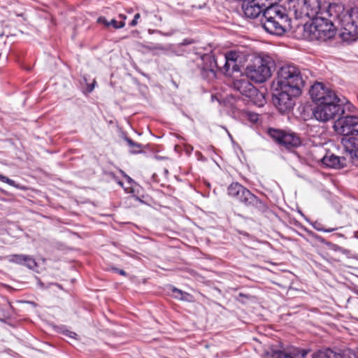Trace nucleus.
<instances>
[{"label":"nucleus","instance_id":"obj_1","mask_svg":"<svg viewBox=\"0 0 358 358\" xmlns=\"http://www.w3.org/2000/svg\"><path fill=\"white\" fill-rule=\"evenodd\" d=\"M260 21L262 27L268 33L282 36L286 31L288 16L283 8L275 5L264 9Z\"/></svg>","mask_w":358,"mask_h":358},{"label":"nucleus","instance_id":"obj_2","mask_svg":"<svg viewBox=\"0 0 358 358\" xmlns=\"http://www.w3.org/2000/svg\"><path fill=\"white\" fill-rule=\"evenodd\" d=\"M310 24L304 26V34L310 40L326 41L333 38L336 34V24L332 20L318 14L311 18Z\"/></svg>","mask_w":358,"mask_h":358},{"label":"nucleus","instance_id":"obj_3","mask_svg":"<svg viewBox=\"0 0 358 358\" xmlns=\"http://www.w3.org/2000/svg\"><path fill=\"white\" fill-rule=\"evenodd\" d=\"M304 83L303 74L295 65L283 66L278 72L277 85L280 89H287L294 93L301 94Z\"/></svg>","mask_w":358,"mask_h":358},{"label":"nucleus","instance_id":"obj_4","mask_svg":"<svg viewBox=\"0 0 358 358\" xmlns=\"http://www.w3.org/2000/svg\"><path fill=\"white\" fill-rule=\"evenodd\" d=\"M316 105L313 114L315 118L320 122H327L335 118L341 113H344V110L341 108L343 102L338 96L336 100L326 101Z\"/></svg>","mask_w":358,"mask_h":358},{"label":"nucleus","instance_id":"obj_5","mask_svg":"<svg viewBox=\"0 0 358 358\" xmlns=\"http://www.w3.org/2000/svg\"><path fill=\"white\" fill-rule=\"evenodd\" d=\"M229 196L237 199L247 207L260 209L263 203L262 201L238 182L231 183L227 188Z\"/></svg>","mask_w":358,"mask_h":358},{"label":"nucleus","instance_id":"obj_6","mask_svg":"<svg viewBox=\"0 0 358 358\" xmlns=\"http://www.w3.org/2000/svg\"><path fill=\"white\" fill-rule=\"evenodd\" d=\"M290 8L294 11L296 18H312L320 14V0H290Z\"/></svg>","mask_w":358,"mask_h":358},{"label":"nucleus","instance_id":"obj_7","mask_svg":"<svg viewBox=\"0 0 358 358\" xmlns=\"http://www.w3.org/2000/svg\"><path fill=\"white\" fill-rule=\"evenodd\" d=\"M245 74L251 80L262 83L271 77V71L266 60L257 58L252 64L247 66Z\"/></svg>","mask_w":358,"mask_h":358},{"label":"nucleus","instance_id":"obj_8","mask_svg":"<svg viewBox=\"0 0 358 358\" xmlns=\"http://www.w3.org/2000/svg\"><path fill=\"white\" fill-rule=\"evenodd\" d=\"M268 135L278 144L287 150L298 148L301 144L299 136L293 132H285L275 129H269Z\"/></svg>","mask_w":358,"mask_h":358},{"label":"nucleus","instance_id":"obj_9","mask_svg":"<svg viewBox=\"0 0 358 358\" xmlns=\"http://www.w3.org/2000/svg\"><path fill=\"white\" fill-rule=\"evenodd\" d=\"M344 30L341 31V36L345 41H355L358 38V8L348 11L343 20Z\"/></svg>","mask_w":358,"mask_h":358},{"label":"nucleus","instance_id":"obj_10","mask_svg":"<svg viewBox=\"0 0 358 358\" xmlns=\"http://www.w3.org/2000/svg\"><path fill=\"white\" fill-rule=\"evenodd\" d=\"M335 131L346 137L358 136V117L345 115L339 117L334 125Z\"/></svg>","mask_w":358,"mask_h":358},{"label":"nucleus","instance_id":"obj_11","mask_svg":"<svg viewBox=\"0 0 358 358\" xmlns=\"http://www.w3.org/2000/svg\"><path fill=\"white\" fill-rule=\"evenodd\" d=\"M301 94L294 93L287 89H278L273 94V102L281 113L290 110L294 106V97Z\"/></svg>","mask_w":358,"mask_h":358},{"label":"nucleus","instance_id":"obj_12","mask_svg":"<svg viewBox=\"0 0 358 358\" xmlns=\"http://www.w3.org/2000/svg\"><path fill=\"white\" fill-rule=\"evenodd\" d=\"M309 92L311 99L316 104L326 101L336 100L337 96L334 91L326 87L322 83H315Z\"/></svg>","mask_w":358,"mask_h":358},{"label":"nucleus","instance_id":"obj_13","mask_svg":"<svg viewBox=\"0 0 358 358\" xmlns=\"http://www.w3.org/2000/svg\"><path fill=\"white\" fill-rule=\"evenodd\" d=\"M320 15L325 16L329 20H332L334 24H338L341 27V31L344 30V24L343 20L345 15L348 14V10H345L343 5L340 3H331L327 10L320 11Z\"/></svg>","mask_w":358,"mask_h":358},{"label":"nucleus","instance_id":"obj_14","mask_svg":"<svg viewBox=\"0 0 358 358\" xmlns=\"http://www.w3.org/2000/svg\"><path fill=\"white\" fill-rule=\"evenodd\" d=\"M233 87L235 90L248 98L252 99L255 96H261L263 98V94L259 93L258 90L249 82L248 78L234 80Z\"/></svg>","mask_w":358,"mask_h":358},{"label":"nucleus","instance_id":"obj_15","mask_svg":"<svg viewBox=\"0 0 358 358\" xmlns=\"http://www.w3.org/2000/svg\"><path fill=\"white\" fill-rule=\"evenodd\" d=\"M202 60L210 63L209 66L206 65L201 69V75L202 78L208 81L215 79L216 77L215 69L221 68L217 59L210 55H203L202 57Z\"/></svg>","mask_w":358,"mask_h":358},{"label":"nucleus","instance_id":"obj_16","mask_svg":"<svg viewBox=\"0 0 358 358\" xmlns=\"http://www.w3.org/2000/svg\"><path fill=\"white\" fill-rule=\"evenodd\" d=\"M241 58V52L236 50H229L225 52L223 56L224 62L223 70L225 74H230L238 70L236 62Z\"/></svg>","mask_w":358,"mask_h":358},{"label":"nucleus","instance_id":"obj_17","mask_svg":"<svg viewBox=\"0 0 358 358\" xmlns=\"http://www.w3.org/2000/svg\"><path fill=\"white\" fill-rule=\"evenodd\" d=\"M244 15L248 18H256L264 11L258 0L245 1L242 5Z\"/></svg>","mask_w":358,"mask_h":358},{"label":"nucleus","instance_id":"obj_18","mask_svg":"<svg viewBox=\"0 0 358 358\" xmlns=\"http://www.w3.org/2000/svg\"><path fill=\"white\" fill-rule=\"evenodd\" d=\"M320 160L324 166L330 168L341 169L346 166L345 157H339L332 153H327Z\"/></svg>","mask_w":358,"mask_h":358},{"label":"nucleus","instance_id":"obj_19","mask_svg":"<svg viewBox=\"0 0 358 358\" xmlns=\"http://www.w3.org/2000/svg\"><path fill=\"white\" fill-rule=\"evenodd\" d=\"M7 259L10 262L25 265L29 268H34L36 266L35 259L29 255H10L7 257Z\"/></svg>","mask_w":358,"mask_h":358},{"label":"nucleus","instance_id":"obj_20","mask_svg":"<svg viewBox=\"0 0 358 358\" xmlns=\"http://www.w3.org/2000/svg\"><path fill=\"white\" fill-rule=\"evenodd\" d=\"M352 357H355V355L349 350L344 351L342 353H336L327 349L314 354L313 358H352Z\"/></svg>","mask_w":358,"mask_h":358},{"label":"nucleus","instance_id":"obj_21","mask_svg":"<svg viewBox=\"0 0 358 358\" xmlns=\"http://www.w3.org/2000/svg\"><path fill=\"white\" fill-rule=\"evenodd\" d=\"M342 144L346 152L352 156L358 150V138L355 137H345L342 139Z\"/></svg>","mask_w":358,"mask_h":358},{"label":"nucleus","instance_id":"obj_22","mask_svg":"<svg viewBox=\"0 0 358 358\" xmlns=\"http://www.w3.org/2000/svg\"><path fill=\"white\" fill-rule=\"evenodd\" d=\"M125 141L130 148V152L133 154H137L141 152L142 145L134 141L129 137L124 138Z\"/></svg>","mask_w":358,"mask_h":358},{"label":"nucleus","instance_id":"obj_23","mask_svg":"<svg viewBox=\"0 0 358 358\" xmlns=\"http://www.w3.org/2000/svg\"><path fill=\"white\" fill-rule=\"evenodd\" d=\"M271 358H296L291 353H287L281 350H273Z\"/></svg>","mask_w":358,"mask_h":358},{"label":"nucleus","instance_id":"obj_24","mask_svg":"<svg viewBox=\"0 0 358 358\" xmlns=\"http://www.w3.org/2000/svg\"><path fill=\"white\" fill-rule=\"evenodd\" d=\"M313 227L315 229H316L318 231H324V232H332L337 229L336 227L334 228H324L321 223L315 222L313 224Z\"/></svg>","mask_w":358,"mask_h":358},{"label":"nucleus","instance_id":"obj_25","mask_svg":"<svg viewBox=\"0 0 358 358\" xmlns=\"http://www.w3.org/2000/svg\"><path fill=\"white\" fill-rule=\"evenodd\" d=\"M113 27L114 29H120L125 26V22L124 21H117L115 19H112L109 21V27Z\"/></svg>","mask_w":358,"mask_h":358},{"label":"nucleus","instance_id":"obj_26","mask_svg":"<svg viewBox=\"0 0 358 358\" xmlns=\"http://www.w3.org/2000/svg\"><path fill=\"white\" fill-rule=\"evenodd\" d=\"M173 293L175 294V297L180 299V300H185V296L188 295L187 293L182 292V290L177 289L174 287L172 289Z\"/></svg>","mask_w":358,"mask_h":358},{"label":"nucleus","instance_id":"obj_27","mask_svg":"<svg viewBox=\"0 0 358 358\" xmlns=\"http://www.w3.org/2000/svg\"><path fill=\"white\" fill-rule=\"evenodd\" d=\"M245 117L252 123H256L259 120L258 114L250 111L245 113Z\"/></svg>","mask_w":358,"mask_h":358},{"label":"nucleus","instance_id":"obj_28","mask_svg":"<svg viewBox=\"0 0 358 358\" xmlns=\"http://www.w3.org/2000/svg\"><path fill=\"white\" fill-rule=\"evenodd\" d=\"M0 180L3 182H6L10 185H14V181L4 176H2L0 174Z\"/></svg>","mask_w":358,"mask_h":358},{"label":"nucleus","instance_id":"obj_29","mask_svg":"<svg viewBox=\"0 0 358 358\" xmlns=\"http://www.w3.org/2000/svg\"><path fill=\"white\" fill-rule=\"evenodd\" d=\"M141 17L140 13L135 14L134 19L131 20V22L129 23V25L131 27H134L138 24V20Z\"/></svg>","mask_w":358,"mask_h":358},{"label":"nucleus","instance_id":"obj_30","mask_svg":"<svg viewBox=\"0 0 358 358\" xmlns=\"http://www.w3.org/2000/svg\"><path fill=\"white\" fill-rule=\"evenodd\" d=\"M97 22L104 24L106 27H109V21H108L105 17H99Z\"/></svg>","mask_w":358,"mask_h":358},{"label":"nucleus","instance_id":"obj_31","mask_svg":"<svg viewBox=\"0 0 358 358\" xmlns=\"http://www.w3.org/2000/svg\"><path fill=\"white\" fill-rule=\"evenodd\" d=\"M95 84H96V80H93L92 83L91 84H87V92L88 93H90L93 91L94 88V86H95Z\"/></svg>","mask_w":358,"mask_h":358},{"label":"nucleus","instance_id":"obj_32","mask_svg":"<svg viewBox=\"0 0 358 358\" xmlns=\"http://www.w3.org/2000/svg\"><path fill=\"white\" fill-rule=\"evenodd\" d=\"M112 270H113V271H115V272L118 273H119V274H120L121 275H124V276H125V275H127L126 272H125L124 270H122V269H119V268H115V267H113V268H112Z\"/></svg>","mask_w":358,"mask_h":358},{"label":"nucleus","instance_id":"obj_33","mask_svg":"<svg viewBox=\"0 0 358 358\" xmlns=\"http://www.w3.org/2000/svg\"><path fill=\"white\" fill-rule=\"evenodd\" d=\"M350 157L355 162H358V150H357V152L354 153Z\"/></svg>","mask_w":358,"mask_h":358},{"label":"nucleus","instance_id":"obj_34","mask_svg":"<svg viewBox=\"0 0 358 358\" xmlns=\"http://www.w3.org/2000/svg\"><path fill=\"white\" fill-rule=\"evenodd\" d=\"M122 173V174L124 175V176L128 180V181L129 182H131L132 181V179L128 176L127 175H126L123 171H121Z\"/></svg>","mask_w":358,"mask_h":358},{"label":"nucleus","instance_id":"obj_35","mask_svg":"<svg viewBox=\"0 0 358 358\" xmlns=\"http://www.w3.org/2000/svg\"><path fill=\"white\" fill-rule=\"evenodd\" d=\"M119 17H120L121 19H122V21H124V20H126V16H125V15H124L120 14V15H119Z\"/></svg>","mask_w":358,"mask_h":358},{"label":"nucleus","instance_id":"obj_36","mask_svg":"<svg viewBox=\"0 0 358 358\" xmlns=\"http://www.w3.org/2000/svg\"><path fill=\"white\" fill-rule=\"evenodd\" d=\"M76 336V334L74 332H70L69 336L71 338H74Z\"/></svg>","mask_w":358,"mask_h":358},{"label":"nucleus","instance_id":"obj_37","mask_svg":"<svg viewBox=\"0 0 358 358\" xmlns=\"http://www.w3.org/2000/svg\"><path fill=\"white\" fill-rule=\"evenodd\" d=\"M189 43H190V42H189V41H188L187 39H185V40L183 41V42H182V44H183V45L189 44Z\"/></svg>","mask_w":358,"mask_h":358},{"label":"nucleus","instance_id":"obj_38","mask_svg":"<svg viewBox=\"0 0 358 358\" xmlns=\"http://www.w3.org/2000/svg\"><path fill=\"white\" fill-rule=\"evenodd\" d=\"M257 99H259V101H261V99H259V98H261L262 99H264V97H263V98H262V97H261V96H257Z\"/></svg>","mask_w":358,"mask_h":358},{"label":"nucleus","instance_id":"obj_39","mask_svg":"<svg viewBox=\"0 0 358 358\" xmlns=\"http://www.w3.org/2000/svg\"><path fill=\"white\" fill-rule=\"evenodd\" d=\"M350 106H351V105H350V103H348V104H347V107H348V109H350Z\"/></svg>","mask_w":358,"mask_h":358},{"label":"nucleus","instance_id":"obj_40","mask_svg":"<svg viewBox=\"0 0 358 358\" xmlns=\"http://www.w3.org/2000/svg\"><path fill=\"white\" fill-rule=\"evenodd\" d=\"M306 352H304L302 354V357H305V356H306Z\"/></svg>","mask_w":358,"mask_h":358},{"label":"nucleus","instance_id":"obj_41","mask_svg":"<svg viewBox=\"0 0 358 358\" xmlns=\"http://www.w3.org/2000/svg\"><path fill=\"white\" fill-rule=\"evenodd\" d=\"M239 296H244V294H242V293H241V294H239Z\"/></svg>","mask_w":358,"mask_h":358},{"label":"nucleus","instance_id":"obj_42","mask_svg":"<svg viewBox=\"0 0 358 358\" xmlns=\"http://www.w3.org/2000/svg\"><path fill=\"white\" fill-rule=\"evenodd\" d=\"M354 357H352V358H353Z\"/></svg>","mask_w":358,"mask_h":358}]
</instances>
